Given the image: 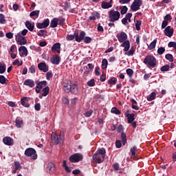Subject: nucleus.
Masks as SVG:
<instances>
[{
  "mask_svg": "<svg viewBox=\"0 0 176 176\" xmlns=\"http://www.w3.org/2000/svg\"><path fill=\"white\" fill-rule=\"evenodd\" d=\"M12 65H18V67H21V65H23V60L20 62L19 59H15L12 63Z\"/></svg>",
  "mask_w": 176,
  "mask_h": 176,
  "instance_id": "41",
  "label": "nucleus"
},
{
  "mask_svg": "<svg viewBox=\"0 0 176 176\" xmlns=\"http://www.w3.org/2000/svg\"><path fill=\"white\" fill-rule=\"evenodd\" d=\"M116 37L120 43H122L123 42H125V41H127V34H126L124 32H121L117 34Z\"/></svg>",
  "mask_w": 176,
  "mask_h": 176,
  "instance_id": "8",
  "label": "nucleus"
},
{
  "mask_svg": "<svg viewBox=\"0 0 176 176\" xmlns=\"http://www.w3.org/2000/svg\"><path fill=\"white\" fill-rule=\"evenodd\" d=\"M168 47H173L176 52V43L174 41H170L168 44Z\"/></svg>",
  "mask_w": 176,
  "mask_h": 176,
  "instance_id": "50",
  "label": "nucleus"
},
{
  "mask_svg": "<svg viewBox=\"0 0 176 176\" xmlns=\"http://www.w3.org/2000/svg\"><path fill=\"white\" fill-rule=\"evenodd\" d=\"M15 126L17 129H21V127H23V126H24V121L23 120L16 118Z\"/></svg>",
  "mask_w": 176,
  "mask_h": 176,
  "instance_id": "25",
  "label": "nucleus"
},
{
  "mask_svg": "<svg viewBox=\"0 0 176 176\" xmlns=\"http://www.w3.org/2000/svg\"><path fill=\"white\" fill-rule=\"evenodd\" d=\"M19 52L21 57H27L28 56V50L25 46H21L19 48Z\"/></svg>",
  "mask_w": 176,
  "mask_h": 176,
  "instance_id": "13",
  "label": "nucleus"
},
{
  "mask_svg": "<svg viewBox=\"0 0 176 176\" xmlns=\"http://www.w3.org/2000/svg\"><path fill=\"white\" fill-rule=\"evenodd\" d=\"M91 115H93V110H89L84 113V116H85V118H90Z\"/></svg>",
  "mask_w": 176,
  "mask_h": 176,
  "instance_id": "51",
  "label": "nucleus"
},
{
  "mask_svg": "<svg viewBox=\"0 0 176 176\" xmlns=\"http://www.w3.org/2000/svg\"><path fill=\"white\" fill-rule=\"evenodd\" d=\"M105 148H99L97 150L96 153L93 155L92 159L95 163H102L104 159H105Z\"/></svg>",
  "mask_w": 176,
  "mask_h": 176,
  "instance_id": "1",
  "label": "nucleus"
},
{
  "mask_svg": "<svg viewBox=\"0 0 176 176\" xmlns=\"http://www.w3.org/2000/svg\"><path fill=\"white\" fill-rule=\"evenodd\" d=\"M142 5V0H134L133 3L131 5V10L133 12H137V10H140V8Z\"/></svg>",
  "mask_w": 176,
  "mask_h": 176,
  "instance_id": "6",
  "label": "nucleus"
},
{
  "mask_svg": "<svg viewBox=\"0 0 176 176\" xmlns=\"http://www.w3.org/2000/svg\"><path fill=\"white\" fill-rule=\"evenodd\" d=\"M135 151H137V146H135L131 148V153L132 156H135Z\"/></svg>",
  "mask_w": 176,
  "mask_h": 176,
  "instance_id": "57",
  "label": "nucleus"
},
{
  "mask_svg": "<svg viewBox=\"0 0 176 176\" xmlns=\"http://www.w3.org/2000/svg\"><path fill=\"white\" fill-rule=\"evenodd\" d=\"M16 41L18 42L19 45H25L27 43V40L25 37L23 36L21 34L18 33L16 36Z\"/></svg>",
  "mask_w": 176,
  "mask_h": 176,
  "instance_id": "9",
  "label": "nucleus"
},
{
  "mask_svg": "<svg viewBox=\"0 0 176 176\" xmlns=\"http://www.w3.org/2000/svg\"><path fill=\"white\" fill-rule=\"evenodd\" d=\"M144 63L147 65L148 68H155V67H156V58L153 56L148 55L144 58Z\"/></svg>",
  "mask_w": 176,
  "mask_h": 176,
  "instance_id": "3",
  "label": "nucleus"
},
{
  "mask_svg": "<svg viewBox=\"0 0 176 176\" xmlns=\"http://www.w3.org/2000/svg\"><path fill=\"white\" fill-rule=\"evenodd\" d=\"M43 94L41 95H39V98L42 99L43 97H46L47 94H49V91H50V88L49 87H45V88L43 89L42 90Z\"/></svg>",
  "mask_w": 176,
  "mask_h": 176,
  "instance_id": "21",
  "label": "nucleus"
},
{
  "mask_svg": "<svg viewBox=\"0 0 176 176\" xmlns=\"http://www.w3.org/2000/svg\"><path fill=\"white\" fill-rule=\"evenodd\" d=\"M168 24V21H162V28H166V27H167Z\"/></svg>",
  "mask_w": 176,
  "mask_h": 176,
  "instance_id": "63",
  "label": "nucleus"
},
{
  "mask_svg": "<svg viewBox=\"0 0 176 176\" xmlns=\"http://www.w3.org/2000/svg\"><path fill=\"white\" fill-rule=\"evenodd\" d=\"M23 85L25 86H28L29 87H34L35 86V82L33 80L27 79L24 81Z\"/></svg>",
  "mask_w": 176,
  "mask_h": 176,
  "instance_id": "24",
  "label": "nucleus"
},
{
  "mask_svg": "<svg viewBox=\"0 0 176 176\" xmlns=\"http://www.w3.org/2000/svg\"><path fill=\"white\" fill-rule=\"evenodd\" d=\"M49 24H50V21L49 19H46L43 23H37L36 27L39 30H42L43 28H47V27H49Z\"/></svg>",
  "mask_w": 176,
  "mask_h": 176,
  "instance_id": "10",
  "label": "nucleus"
},
{
  "mask_svg": "<svg viewBox=\"0 0 176 176\" xmlns=\"http://www.w3.org/2000/svg\"><path fill=\"white\" fill-rule=\"evenodd\" d=\"M97 30L99 32H104V28H102V26L101 25V23L98 24Z\"/></svg>",
  "mask_w": 176,
  "mask_h": 176,
  "instance_id": "59",
  "label": "nucleus"
},
{
  "mask_svg": "<svg viewBox=\"0 0 176 176\" xmlns=\"http://www.w3.org/2000/svg\"><path fill=\"white\" fill-rule=\"evenodd\" d=\"M0 24H6V19H5V15L0 14Z\"/></svg>",
  "mask_w": 176,
  "mask_h": 176,
  "instance_id": "44",
  "label": "nucleus"
},
{
  "mask_svg": "<svg viewBox=\"0 0 176 176\" xmlns=\"http://www.w3.org/2000/svg\"><path fill=\"white\" fill-rule=\"evenodd\" d=\"M121 138L122 140L123 145H126V142H127V136H126L124 133H121Z\"/></svg>",
  "mask_w": 176,
  "mask_h": 176,
  "instance_id": "39",
  "label": "nucleus"
},
{
  "mask_svg": "<svg viewBox=\"0 0 176 176\" xmlns=\"http://www.w3.org/2000/svg\"><path fill=\"white\" fill-rule=\"evenodd\" d=\"M47 170L51 171V173H54L56 171V166H54V164L50 162L47 165Z\"/></svg>",
  "mask_w": 176,
  "mask_h": 176,
  "instance_id": "31",
  "label": "nucleus"
},
{
  "mask_svg": "<svg viewBox=\"0 0 176 176\" xmlns=\"http://www.w3.org/2000/svg\"><path fill=\"white\" fill-rule=\"evenodd\" d=\"M100 15L98 12H92V15L89 16V20H97V19H100Z\"/></svg>",
  "mask_w": 176,
  "mask_h": 176,
  "instance_id": "30",
  "label": "nucleus"
},
{
  "mask_svg": "<svg viewBox=\"0 0 176 176\" xmlns=\"http://www.w3.org/2000/svg\"><path fill=\"white\" fill-rule=\"evenodd\" d=\"M67 41H74V39H75V35H67L66 37Z\"/></svg>",
  "mask_w": 176,
  "mask_h": 176,
  "instance_id": "58",
  "label": "nucleus"
},
{
  "mask_svg": "<svg viewBox=\"0 0 176 176\" xmlns=\"http://www.w3.org/2000/svg\"><path fill=\"white\" fill-rule=\"evenodd\" d=\"M60 61H61V58L58 55H56L51 58V63L54 64V65H58L60 64Z\"/></svg>",
  "mask_w": 176,
  "mask_h": 176,
  "instance_id": "19",
  "label": "nucleus"
},
{
  "mask_svg": "<svg viewBox=\"0 0 176 176\" xmlns=\"http://www.w3.org/2000/svg\"><path fill=\"white\" fill-rule=\"evenodd\" d=\"M83 159V155L80 153H75L69 157V160L72 163H78Z\"/></svg>",
  "mask_w": 176,
  "mask_h": 176,
  "instance_id": "7",
  "label": "nucleus"
},
{
  "mask_svg": "<svg viewBox=\"0 0 176 176\" xmlns=\"http://www.w3.org/2000/svg\"><path fill=\"white\" fill-rule=\"evenodd\" d=\"M16 52V45H12L10 49V51H9V53H14Z\"/></svg>",
  "mask_w": 176,
  "mask_h": 176,
  "instance_id": "61",
  "label": "nucleus"
},
{
  "mask_svg": "<svg viewBox=\"0 0 176 176\" xmlns=\"http://www.w3.org/2000/svg\"><path fill=\"white\" fill-rule=\"evenodd\" d=\"M25 156H28V157H31L33 160H36L38 159V155L36 154V151H35L32 148H28L25 151Z\"/></svg>",
  "mask_w": 176,
  "mask_h": 176,
  "instance_id": "5",
  "label": "nucleus"
},
{
  "mask_svg": "<svg viewBox=\"0 0 176 176\" xmlns=\"http://www.w3.org/2000/svg\"><path fill=\"white\" fill-rule=\"evenodd\" d=\"M109 14V21L111 23H115V21H119L120 19V12L118 10H110L108 12Z\"/></svg>",
  "mask_w": 176,
  "mask_h": 176,
  "instance_id": "2",
  "label": "nucleus"
},
{
  "mask_svg": "<svg viewBox=\"0 0 176 176\" xmlns=\"http://www.w3.org/2000/svg\"><path fill=\"white\" fill-rule=\"evenodd\" d=\"M155 98H156V93L152 92V93L150 94L149 98H147V100H148V101H152V100H155Z\"/></svg>",
  "mask_w": 176,
  "mask_h": 176,
  "instance_id": "45",
  "label": "nucleus"
},
{
  "mask_svg": "<svg viewBox=\"0 0 176 176\" xmlns=\"http://www.w3.org/2000/svg\"><path fill=\"white\" fill-rule=\"evenodd\" d=\"M109 85H116V78H111L109 80Z\"/></svg>",
  "mask_w": 176,
  "mask_h": 176,
  "instance_id": "55",
  "label": "nucleus"
},
{
  "mask_svg": "<svg viewBox=\"0 0 176 176\" xmlns=\"http://www.w3.org/2000/svg\"><path fill=\"white\" fill-rule=\"evenodd\" d=\"M20 166H21L20 162H14V166H15L16 170H19Z\"/></svg>",
  "mask_w": 176,
  "mask_h": 176,
  "instance_id": "64",
  "label": "nucleus"
},
{
  "mask_svg": "<svg viewBox=\"0 0 176 176\" xmlns=\"http://www.w3.org/2000/svg\"><path fill=\"white\" fill-rule=\"evenodd\" d=\"M164 34L166 36L171 38L174 35V29L171 28V26H167L164 30Z\"/></svg>",
  "mask_w": 176,
  "mask_h": 176,
  "instance_id": "12",
  "label": "nucleus"
},
{
  "mask_svg": "<svg viewBox=\"0 0 176 176\" xmlns=\"http://www.w3.org/2000/svg\"><path fill=\"white\" fill-rule=\"evenodd\" d=\"M123 130H124L123 125H119L118 126L117 131H118V133H123Z\"/></svg>",
  "mask_w": 176,
  "mask_h": 176,
  "instance_id": "62",
  "label": "nucleus"
},
{
  "mask_svg": "<svg viewBox=\"0 0 176 176\" xmlns=\"http://www.w3.org/2000/svg\"><path fill=\"white\" fill-rule=\"evenodd\" d=\"M29 71L32 74H35L36 72L35 65H32V66H30V67L29 68Z\"/></svg>",
  "mask_w": 176,
  "mask_h": 176,
  "instance_id": "56",
  "label": "nucleus"
},
{
  "mask_svg": "<svg viewBox=\"0 0 176 176\" xmlns=\"http://www.w3.org/2000/svg\"><path fill=\"white\" fill-rule=\"evenodd\" d=\"M125 116H126L127 118V120H128V123H133V122H134V120H135V115H134V113H129V111H127L126 113H125Z\"/></svg>",
  "mask_w": 176,
  "mask_h": 176,
  "instance_id": "18",
  "label": "nucleus"
},
{
  "mask_svg": "<svg viewBox=\"0 0 176 176\" xmlns=\"http://www.w3.org/2000/svg\"><path fill=\"white\" fill-rule=\"evenodd\" d=\"M85 36H86V32H85L83 31L80 33V35L76 34V37H75L76 41V42H82V41H84Z\"/></svg>",
  "mask_w": 176,
  "mask_h": 176,
  "instance_id": "16",
  "label": "nucleus"
},
{
  "mask_svg": "<svg viewBox=\"0 0 176 176\" xmlns=\"http://www.w3.org/2000/svg\"><path fill=\"white\" fill-rule=\"evenodd\" d=\"M133 16V14L131 13H127L125 16V18L127 19L130 23V21H131V16Z\"/></svg>",
  "mask_w": 176,
  "mask_h": 176,
  "instance_id": "60",
  "label": "nucleus"
},
{
  "mask_svg": "<svg viewBox=\"0 0 176 176\" xmlns=\"http://www.w3.org/2000/svg\"><path fill=\"white\" fill-rule=\"evenodd\" d=\"M107 67H108V60L104 58L102 60V68L106 69Z\"/></svg>",
  "mask_w": 176,
  "mask_h": 176,
  "instance_id": "38",
  "label": "nucleus"
},
{
  "mask_svg": "<svg viewBox=\"0 0 176 176\" xmlns=\"http://www.w3.org/2000/svg\"><path fill=\"white\" fill-rule=\"evenodd\" d=\"M164 20L165 21H171V20L173 19V17H171V15H170V14H167L165 16H164Z\"/></svg>",
  "mask_w": 176,
  "mask_h": 176,
  "instance_id": "52",
  "label": "nucleus"
},
{
  "mask_svg": "<svg viewBox=\"0 0 176 176\" xmlns=\"http://www.w3.org/2000/svg\"><path fill=\"white\" fill-rule=\"evenodd\" d=\"M156 43H157V39H154L148 47V50H153L156 47Z\"/></svg>",
  "mask_w": 176,
  "mask_h": 176,
  "instance_id": "33",
  "label": "nucleus"
},
{
  "mask_svg": "<svg viewBox=\"0 0 176 176\" xmlns=\"http://www.w3.org/2000/svg\"><path fill=\"white\" fill-rule=\"evenodd\" d=\"M51 140L53 144H54V145L63 144V142H64V135H56L55 133H52Z\"/></svg>",
  "mask_w": 176,
  "mask_h": 176,
  "instance_id": "4",
  "label": "nucleus"
},
{
  "mask_svg": "<svg viewBox=\"0 0 176 176\" xmlns=\"http://www.w3.org/2000/svg\"><path fill=\"white\" fill-rule=\"evenodd\" d=\"M28 98L24 97L21 99V104L23 105V107H25V108H29L30 104L28 103Z\"/></svg>",
  "mask_w": 176,
  "mask_h": 176,
  "instance_id": "27",
  "label": "nucleus"
},
{
  "mask_svg": "<svg viewBox=\"0 0 176 176\" xmlns=\"http://www.w3.org/2000/svg\"><path fill=\"white\" fill-rule=\"evenodd\" d=\"M102 9H109V8H112V0L109 2L102 1L101 3Z\"/></svg>",
  "mask_w": 176,
  "mask_h": 176,
  "instance_id": "22",
  "label": "nucleus"
},
{
  "mask_svg": "<svg viewBox=\"0 0 176 176\" xmlns=\"http://www.w3.org/2000/svg\"><path fill=\"white\" fill-rule=\"evenodd\" d=\"M166 52V48L163 47H159L157 51V53L160 55V56H162V54H163V53H164Z\"/></svg>",
  "mask_w": 176,
  "mask_h": 176,
  "instance_id": "43",
  "label": "nucleus"
},
{
  "mask_svg": "<svg viewBox=\"0 0 176 176\" xmlns=\"http://www.w3.org/2000/svg\"><path fill=\"white\" fill-rule=\"evenodd\" d=\"M160 69L162 72H166L168 71V69H170V65H166L162 66Z\"/></svg>",
  "mask_w": 176,
  "mask_h": 176,
  "instance_id": "49",
  "label": "nucleus"
},
{
  "mask_svg": "<svg viewBox=\"0 0 176 176\" xmlns=\"http://www.w3.org/2000/svg\"><path fill=\"white\" fill-rule=\"evenodd\" d=\"M126 74L130 78H131V76H133V74H134V72L131 69H127Z\"/></svg>",
  "mask_w": 176,
  "mask_h": 176,
  "instance_id": "53",
  "label": "nucleus"
},
{
  "mask_svg": "<svg viewBox=\"0 0 176 176\" xmlns=\"http://www.w3.org/2000/svg\"><path fill=\"white\" fill-rule=\"evenodd\" d=\"M70 91L74 93V94H76V93H78V85L72 82Z\"/></svg>",
  "mask_w": 176,
  "mask_h": 176,
  "instance_id": "32",
  "label": "nucleus"
},
{
  "mask_svg": "<svg viewBox=\"0 0 176 176\" xmlns=\"http://www.w3.org/2000/svg\"><path fill=\"white\" fill-rule=\"evenodd\" d=\"M121 47H124V52H129L130 50V41L126 40L122 43Z\"/></svg>",
  "mask_w": 176,
  "mask_h": 176,
  "instance_id": "17",
  "label": "nucleus"
},
{
  "mask_svg": "<svg viewBox=\"0 0 176 176\" xmlns=\"http://www.w3.org/2000/svg\"><path fill=\"white\" fill-rule=\"evenodd\" d=\"M46 34H47V32L45 30H41L37 32V35H38V36H45Z\"/></svg>",
  "mask_w": 176,
  "mask_h": 176,
  "instance_id": "42",
  "label": "nucleus"
},
{
  "mask_svg": "<svg viewBox=\"0 0 176 176\" xmlns=\"http://www.w3.org/2000/svg\"><path fill=\"white\" fill-rule=\"evenodd\" d=\"M142 24V22L141 21H137L135 23V27H136V30L137 31H140V30H141V25Z\"/></svg>",
  "mask_w": 176,
  "mask_h": 176,
  "instance_id": "48",
  "label": "nucleus"
},
{
  "mask_svg": "<svg viewBox=\"0 0 176 176\" xmlns=\"http://www.w3.org/2000/svg\"><path fill=\"white\" fill-rule=\"evenodd\" d=\"M61 47V44L60 43H56L52 47V52H57V53H60V49Z\"/></svg>",
  "mask_w": 176,
  "mask_h": 176,
  "instance_id": "23",
  "label": "nucleus"
},
{
  "mask_svg": "<svg viewBox=\"0 0 176 176\" xmlns=\"http://www.w3.org/2000/svg\"><path fill=\"white\" fill-rule=\"evenodd\" d=\"M71 81H65L64 82L63 89L65 93H69V91H71Z\"/></svg>",
  "mask_w": 176,
  "mask_h": 176,
  "instance_id": "20",
  "label": "nucleus"
},
{
  "mask_svg": "<svg viewBox=\"0 0 176 176\" xmlns=\"http://www.w3.org/2000/svg\"><path fill=\"white\" fill-rule=\"evenodd\" d=\"M0 83L1 85H6L8 83V80L5 78V76H0Z\"/></svg>",
  "mask_w": 176,
  "mask_h": 176,
  "instance_id": "35",
  "label": "nucleus"
},
{
  "mask_svg": "<svg viewBox=\"0 0 176 176\" xmlns=\"http://www.w3.org/2000/svg\"><path fill=\"white\" fill-rule=\"evenodd\" d=\"M120 10L121 14H126L127 13L128 8L126 6L120 7Z\"/></svg>",
  "mask_w": 176,
  "mask_h": 176,
  "instance_id": "46",
  "label": "nucleus"
},
{
  "mask_svg": "<svg viewBox=\"0 0 176 176\" xmlns=\"http://www.w3.org/2000/svg\"><path fill=\"white\" fill-rule=\"evenodd\" d=\"M3 142L5 145H8V146H11L14 144L13 139L10 137H5L3 138Z\"/></svg>",
  "mask_w": 176,
  "mask_h": 176,
  "instance_id": "14",
  "label": "nucleus"
},
{
  "mask_svg": "<svg viewBox=\"0 0 176 176\" xmlns=\"http://www.w3.org/2000/svg\"><path fill=\"white\" fill-rule=\"evenodd\" d=\"M58 24V19L57 18H54L50 22L51 28H56Z\"/></svg>",
  "mask_w": 176,
  "mask_h": 176,
  "instance_id": "29",
  "label": "nucleus"
},
{
  "mask_svg": "<svg viewBox=\"0 0 176 176\" xmlns=\"http://www.w3.org/2000/svg\"><path fill=\"white\" fill-rule=\"evenodd\" d=\"M39 10H34L30 13V17H36V19H38L39 17Z\"/></svg>",
  "mask_w": 176,
  "mask_h": 176,
  "instance_id": "34",
  "label": "nucleus"
},
{
  "mask_svg": "<svg viewBox=\"0 0 176 176\" xmlns=\"http://www.w3.org/2000/svg\"><path fill=\"white\" fill-rule=\"evenodd\" d=\"M134 53H135V50H134L133 47H131L129 50L124 52V55L128 56L129 57H131L134 56Z\"/></svg>",
  "mask_w": 176,
  "mask_h": 176,
  "instance_id": "28",
  "label": "nucleus"
},
{
  "mask_svg": "<svg viewBox=\"0 0 176 176\" xmlns=\"http://www.w3.org/2000/svg\"><path fill=\"white\" fill-rule=\"evenodd\" d=\"M87 85L89 86V87H93L96 85V82L94 81V79L92 78L87 82Z\"/></svg>",
  "mask_w": 176,
  "mask_h": 176,
  "instance_id": "47",
  "label": "nucleus"
},
{
  "mask_svg": "<svg viewBox=\"0 0 176 176\" xmlns=\"http://www.w3.org/2000/svg\"><path fill=\"white\" fill-rule=\"evenodd\" d=\"M6 71V66L2 63H0V74H5Z\"/></svg>",
  "mask_w": 176,
  "mask_h": 176,
  "instance_id": "40",
  "label": "nucleus"
},
{
  "mask_svg": "<svg viewBox=\"0 0 176 176\" xmlns=\"http://www.w3.org/2000/svg\"><path fill=\"white\" fill-rule=\"evenodd\" d=\"M25 25L29 31H34V28H35V24L34 23H31L29 21H27L25 23Z\"/></svg>",
  "mask_w": 176,
  "mask_h": 176,
  "instance_id": "26",
  "label": "nucleus"
},
{
  "mask_svg": "<svg viewBox=\"0 0 176 176\" xmlns=\"http://www.w3.org/2000/svg\"><path fill=\"white\" fill-rule=\"evenodd\" d=\"M38 68L40 71H43V72H47L49 71V66L43 62L38 63Z\"/></svg>",
  "mask_w": 176,
  "mask_h": 176,
  "instance_id": "15",
  "label": "nucleus"
},
{
  "mask_svg": "<svg viewBox=\"0 0 176 176\" xmlns=\"http://www.w3.org/2000/svg\"><path fill=\"white\" fill-rule=\"evenodd\" d=\"M111 113H115L116 115H120V113H122V111H120V110H119L116 107H113L111 109Z\"/></svg>",
  "mask_w": 176,
  "mask_h": 176,
  "instance_id": "37",
  "label": "nucleus"
},
{
  "mask_svg": "<svg viewBox=\"0 0 176 176\" xmlns=\"http://www.w3.org/2000/svg\"><path fill=\"white\" fill-rule=\"evenodd\" d=\"M91 42V38L89 36L84 37V43H90Z\"/></svg>",
  "mask_w": 176,
  "mask_h": 176,
  "instance_id": "54",
  "label": "nucleus"
},
{
  "mask_svg": "<svg viewBox=\"0 0 176 176\" xmlns=\"http://www.w3.org/2000/svg\"><path fill=\"white\" fill-rule=\"evenodd\" d=\"M46 85H47V82H46L45 80L41 81L37 83L35 88L36 93L37 94L41 93V91L42 90V89H43V87H45V86H46Z\"/></svg>",
  "mask_w": 176,
  "mask_h": 176,
  "instance_id": "11",
  "label": "nucleus"
},
{
  "mask_svg": "<svg viewBox=\"0 0 176 176\" xmlns=\"http://www.w3.org/2000/svg\"><path fill=\"white\" fill-rule=\"evenodd\" d=\"M165 58H166V60H168L170 63H173V61H174V56H173V54H166Z\"/></svg>",
  "mask_w": 176,
  "mask_h": 176,
  "instance_id": "36",
  "label": "nucleus"
}]
</instances>
